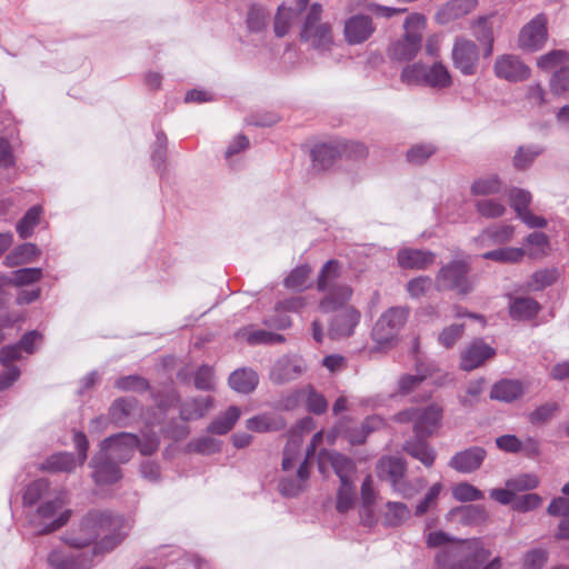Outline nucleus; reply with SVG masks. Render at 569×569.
I'll list each match as a JSON object with an SVG mask.
<instances>
[{"instance_id":"nucleus-17","label":"nucleus","mask_w":569,"mask_h":569,"mask_svg":"<svg viewBox=\"0 0 569 569\" xmlns=\"http://www.w3.org/2000/svg\"><path fill=\"white\" fill-rule=\"evenodd\" d=\"M333 312L337 313L330 322L329 336L333 339L351 336L360 321V312L347 303Z\"/></svg>"},{"instance_id":"nucleus-49","label":"nucleus","mask_w":569,"mask_h":569,"mask_svg":"<svg viewBox=\"0 0 569 569\" xmlns=\"http://www.w3.org/2000/svg\"><path fill=\"white\" fill-rule=\"evenodd\" d=\"M114 387L126 392H143L150 388L147 379L138 375L120 377L114 381Z\"/></svg>"},{"instance_id":"nucleus-33","label":"nucleus","mask_w":569,"mask_h":569,"mask_svg":"<svg viewBox=\"0 0 569 569\" xmlns=\"http://www.w3.org/2000/svg\"><path fill=\"white\" fill-rule=\"evenodd\" d=\"M246 427L254 432L280 431L286 427V421L281 417L262 413L249 418L246 421Z\"/></svg>"},{"instance_id":"nucleus-19","label":"nucleus","mask_w":569,"mask_h":569,"mask_svg":"<svg viewBox=\"0 0 569 569\" xmlns=\"http://www.w3.org/2000/svg\"><path fill=\"white\" fill-rule=\"evenodd\" d=\"M487 457V451L480 446H472L456 452L449 460L448 466L460 472L471 473L478 470Z\"/></svg>"},{"instance_id":"nucleus-58","label":"nucleus","mask_w":569,"mask_h":569,"mask_svg":"<svg viewBox=\"0 0 569 569\" xmlns=\"http://www.w3.org/2000/svg\"><path fill=\"white\" fill-rule=\"evenodd\" d=\"M558 409L559 406L557 402H546L530 412L529 421L532 425H543L553 417Z\"/></svg>"},{"instance_id":"nucleus-38","label":"nucleus","mask_w":569,"mask_h":569,"mask_svg":"<svg viewBox=\"0 0 569 569\" xmlns=\"http://www.w3.org/2000/svg\"><path fill=\"white\" fill-rule=\"evenodd\" d=\"M383 425V420L380 417H370L360 427L345 429L341 432L343 437L352 445H360L365 442L368 433L375 429H378Z\"/></svg>"},{"instance_id":"nucleus-39","label":"nucleus","mask_w":569,"mask_h":569,"mask_svg":"<svg viewBox=\"0 0 569 569\" xmlns=\"http://www.w3.org/2000/svg\"><path fill=\"white\" fill-rule=\"evenodd\" d=\"M525 244L528 247L526 256L531 259H540L548 254L550 241L543 232H532L525 239Z\"/></svg>"},{"instance_id":"nucleus-45","label":"nucleus","mask_w":569,"mask_h":569,"mask_svg":"<svg viewBox=\"0 0 569 569\" xmlns=\"http://www.w3.org/2000/svg\"><path fill=\"white\" fill-rule=\"evenodd\" d=\"M329 459L340 482L352 481L351 476L356 471V465L352 459L338 452L331 453Z\"/></svg>"},{"instance_id":"nucleus-21","label":"nucleus","mask_w":569,"mask_h":569,"mask_svg":"<svg viewBox=\"0 0 569 569\" xmlns=\"http://www.w3.org/2000/svg\"><path fill=\"white\" fill-rule=\"evenodd\" d=\"M375 27L370 17L356 14L345 22V38L349 44H360L373 33Z\"/></svg>"},{"instance_id":"nucleus-46","label":"nucleus","mask_w":569,"mask_h":569,"mask_svg":"<svg viewBox=\"0 0 569 569\" xmlns=\"http://www.w3.org/2000/svg\"><path fill=\"white\" fill-rule=\"evenodd\" d=\"M569 63V53L565 50H552L538 59V67L546 71H557Z\"/></svg>"},{"instance_id":"nucleus-55","label":"nucleus","mask_w":569,"mask_h":569,"mask_svg":"<svg viewBox=\"0 0 569 569\" xmlns=\"http://www.w3.org/2000/svg\"><path fill=\"white\" fill-rule=\"evenodd\" d=\"M337 154V150L330 144H319L311 150L315 166L325 169L330 166Z\"/></svg>"},{"instance_id":"nucleus-35","label":"nucleus","mask_w":569,"mask_h":569,"mask_svg":"<svg viewBox=\"0 0 569 569\" xmlns=\"http://www.w3.org/2000/svg\"><path fill=\"white\" fill-rule=\"evenodd\" d=\"M526 256V249L518 247H500L481 254L486 260L499 263H519Z\"/></svg>"},{"instance_id":"nucleus-37","label":"nucleus","mask_w":569,"mask_h":569,"mask_svg":"<svg viewBox=\"0 0 569 569\" xmlns=\"http://www.w3.org/2000/svg\"><path fill=\"white\" fill-rule=\"evenodd\" d=\"M53 493L54 492L50 491V483L47 479L34 480L26 488L23 493V505H40L42 501L53 496Z\"/></svg>"},{"instance_id":"nucleus-63","label":"nucleus","mask_w":569,"mask_h":569,"mask_svg":"<svg viewBox=\"0 0 569 569\" xmlns=\"http://www.w3.org/2000/svg\"><path fill=\"white\" fill-rule=\"evenodd\" d=\"M482 390L481 380L470 382L467 387L466 393L458 397L459 403L465 408H472L479 402Z\"/></svg>"},{"instance_id":"nucleus-30","label":"nucleus","mask_w":569,"mask_h":569,"mask_svg":"<svg viewBox=\"0 0 569 569\" xmlns=\"http://www.w3.org/2000/svg\"><path fill=\"white\" fill-rule=\"evenodd\" d=\"M523 393V387L520 381L503 379L492 386L490 398L503 402H511Z\"/></svg>"},{"instance_id":"nucleus-16","label":"nucleus","mask_w":569,"mask_h":569,"mask_svg":"<svg viewBox=\"0 0 569 569\" xmlns=\"http://www.w3.org/2000/svg\"><path fill=\"white\" fill-rule=\"evenodd\" d=\"M516 233L515 226L510 223H495L485 228L473 242L477 248L485 249L491 247H503L509 243Z\"/></svg>"},{"instance_id":"nucleus-20","label":"nucleus","mask_w":569,"mask_h":569,"mask_svg":"<svg viewBox=\"0 0 569 569\" xmlns=\"http://www.w3.org/2000/svg\"><path fill=\"white\" fill-rule=\"evenodd\" d=\"M306 370L301 358H278L270 370V380L276 385H284L298 379Z\"/></svg>"},{"instance_id":"nucleus-59","label":"nucleus","mask_w":569,"mask_h":569,"mask_svg":"<svg viewBox=\"0 0 569 569\" xmlns=\"http://www.w3.org/2000/svg\"><path fill=\"white\" fill-rule=\"evenodd\" d=\"M475 36L478 41L487 44L485 54L490 56L492 53L493 37L491 29L488 27V19L486 17H480L477 20L475 24Z\"/></svg>"},{"instance_id":"nucleus-64","label":"nucleus","mask_w":569,"mask_h":569,"mask_svg":"<svg viewBox=\"0 0 569 569\" xmlns=\"http://www.w3.org/2000/svg\"><path fill=\"white\" fill-rule=\"evenodd\" d=\"M548 560V552L545 549L529 550L523 558V569H542Z\"/></svg>"},{"instance_id":"nucleus-48","label":"nucleus","mask_w":569,"mask_h":569,"mask_svg":"<svg viewBox=\"0 0 569 569\" xmlns=\"http://www.w3.org/2000/svg\"><path fill=\"white\" fill-rule=\"evenodd\" d=\"M559 272L557 268H547L536 271L527 283L532 291H540L557 281Z\"/></svg>"},{"instance_id":"nucleus-7","label":"nucleus","mask_w":569,"mask_h":569,"mask_svg":"<svg viewBox=\"0 0 569 569\" xmlns=\"http://www.w3.org/2000/svg\"><path fill=\"white\" fill-rule=\"evenodd\" d=\"M400 80L407 86H428L435 89H445L452 83L451 74L441 61L431 66L421 62L407 64L400 73Z\"/></svg>"},{"instance_id":"nucleus-28","label":"nucleus","mask_w":569,"mask_h":569,"mask_svg":"<svg viewBox=\"0 0 569 569\" xmlns=\"http://www.w3.org/2000/svg\"><path fill=\"white\" fill-rule=\"evenodd\" d=\"M228 382L232 390L248 395L257 388L259 377L252 369L239 368L229 376Z\"/></svg>"},{"instance_id":"nucleus-56","label":"nucleus","mask_w":569,"mask_h":569,"mask_svg":"<svg viewBox=\"0 0 569 569\" xmlns=\"http://www.w3.org/2000/svg\"><path fill=\"white\" fill-rule=\"evenodd\" d=\"M452 496L461 502L477 501L483 498L482 491L468 482H461L453 487Z\"/></svg>"},{"instance_id":"nucleus-3","label":"nucleus","mask_w":569,"mask_h":569,"mask_svg":"<svg viewBox=\"0 0 569 569\" xmlns=\"http://www.w3.org/2000/svg\"><path fill=\"white\" fill-rule=\"evenodd\" d=\"M299 34L301 42L320 56L331 52L336 46L332 26L322 20V7L319 3L309 8Z\"/></svg>"},{"instance_id":"nucleus-24","label":"nucleus","mask_w":569,"mask_h":569,"mask_svg":"<svg viewBox=\"0 0 569 569\" xmlns=\"http://www.w3.org/2000/svg\"><path fill=\"white\" fill-rule=\"evenodd\" d=\"M138 410V401L133 397H120L109 408V418L117 426H126Z\"/></svg>"},{"instance_id":"nucleus-13","label":"nucleus","mask_w":569,"mask_h":569,"mask_svg":"<svg viewBox=\"0 0 569 569\" xmlns=\"http://www.w3.org/2000/svg\"><path fill=\"white\" fill-rule=\"evenodd\" d=\"M139 443V438L129 432H120L106 438L100 450L110 459L124 463L130 460Z\"/></svg>"},{"instance_id":"nucleus-8","label":"nucleus","mask_w":569,"mask_h":569,"mask_svg":"<svg viewBox=\"0 0 569 569\" xmlns=\"http://www.w3.org/2000/svg\"><path fill=\"white\" fill-rule=\"evenodd\" d=\"M405 34L389 48V57L399 62L412 60L421 49L422 33L426 29V18L420 13L407 17L403 23Z\"/></svg>"},{"instance_id":"nucleus-26","label":"nucleus","mask_w":569,"mask_h":569,"mask_svg":"<svg viewBox=\"0 0 569 569\" xmlns=\"http://www.w3.org/2000/svg\"><path fill=\"white\" fill-rule=\"evenodd\" d=\"M236 337L238 340L244 341L251 346L274 345L283 340V338L280 335L267 331L264 329H260L256 326H249L240 329L236 333Z\"/></svg>"},{"instance_id":"nucleus-53","label":"nucleus","mask_w":569,"mask_h":569,"mask_svg":"<svg viewBox=\"0 0 569 569\" xmlns=\"http://www.w3.org/2000/svg\"><path fill=\"white\" fill-rule=\"evenodd\" d=\"M501 190V181L497 176L481 178L476 180L471 186V192L475 196L496 194Z\"/></svg>"},{"instance_id":"nucleus-6","label":"nucleus","mask_w":569,"mask_h":569,"mask_svg":"<svg viewBox=\"0 0 569 569\" xmlns=\"http://www.w3.org/2000/svg\"><path fill=\"white\" fill-rule=\"evenodd\" d=\"M340 266L336 260L326 262L318 277V290L326 291L320 302L323 312H330L348 303L352 296V289L348 284H338Z\"/></svg>"},{"instance_id":"nucleus-42","label":"nucleus","mask_w":569,"mask_h":569,"mask_svg":"<svg viewBox=\"0 0 569 569\" xmlns=\"http://www.w3.org/2000/svg\"><path fill=\"white\" fill-rule=\"evenodd\" d=\"M298 12L291 7L279 6L274 17V33L277 37H284L297 21Z\"/></svg>"},{"instance_id":"nucleus-41","label":"nucleus","mask_w":569,"mask_h":569,"mask_svg":"<svg viewBox=\"0 0 569 569\" xmlns=\"http://www.w3.org/2000/svg\"><path fill=\"white\" fill-rule=\"evenodd\" d=\"M76 468V460L72 453L59 452L46 459L41 469L51 472H70Z\"/></svg>"},{"instance_id":"nucleus-14","label":"nucleus","mask_w":569,"mask_h":569,"mask_svg":"<svg viewBox=\"0 0 569 569\" xmlns=\"http://www.w3.org/2000/svg\"><path fill=\"white\" fill-rule=\"evenodd\" d=\"M453 66L465 76L477 72L479 51L476 43L466 38H457L451 51Z\"/></svg>"},{"instance_id":"nucleus-32","label":"nucleus","mask_w":569,"mask_h":569,"mask_svg":"<svg viewBox=\"0 0 569 569\" xmlns=\"http://www.w3.org/2000/svg\"><path fill=\"white\" fill-rule=\"evenodd\" d=\"M425 438L406 441L403 450L426 467H431L436 459V451L423 441Z\"/></svg>"},{"instance_id":"nucleus-60","label":"nucleus","mask_w":569,"mask_h":569,"mask_svg":"<svg viewBox=\"0 0 569 569\" xmlns=\"http://www.w3.org/2000/svg\"><path fill=\"white\" fill-rule=\"evenodd\" d=\"M269 14L261 6H252L248 12L247 24L252 31H261L267 27Z\"/></svg>"},{"instance_id":"nucleus-27","label":"nucleus","mask_w":569,"mask_h":569,"mask_svg":"<svg viewBox=\"0 0 569 569\" xmlns=\"http://www.w3.org/2000/svg\"><path fill=\"white\" fill-rule=\"evenodd\" d=\"M212 406L211 397L190 398L181 403L179 415L184 421L197 420L204 417Z\"/></svg>"},{"instance_id":"nucleus-12","label":"nucleus","mask_w":569,"mask_h":569,"mask_svg":"<svg viewBox=\"0 0 569 569\" xmlns=\"http://www.w3.org/2000/svg\"><path fill=\"white\" fill-rule=\"evenodd\" d=\"M94 556L91 550L54 548L48 555V563L51 569H90Z\"/></svg>"},{"instance_id":"nucleus-36","label":"nucleus","mask_w":569,"mask_h":569,"mask_svg":"<svg viewBox=\"0 0 569 569\" xmlns=\"http://www.w3.org/2000/svg\"><path fill=\"white\" fill-rule=\"evenodd\" d=\"M240 415L241 411L237 406H230L222 415L211 421L208 431L214 435L228 433L239 420Z\"/></svg>"},{"instance_id":"nucleus-57","label":"nucleus","mask_w":569,"mask_h":569,"mask_svg":"<svg viewBox=\"0 0 569 569\" xmlns=\"http://www.w3.org/2000/svg\"><path fill=\"white\" fill-rule=\"evenodd\" d=\"M509 200L516 213L519 214L520 212L530 209L529 207L532 201V197L528 190L512 188L509 191Z\"/></svg>"},{"instance_id":"nucleus-51","label":"nucleus","mask_w":569,"mask_h":569,"mask_svg":"<svg viewBox=\"0 0 569 569\" xmlns=\"http://www.w3.org/2000/svg\"><path fill=\"white\" fill-rule=\"evenodd\" d=\"M477 212L485 218L496 219L505 214V204L496 199H481L476 202Z\"/></svg>"},{"instance_id":"nucleus-15","label":"nucleus","mask_w":569,"mask_h":569,"mask_svg":"<svg viewBox=\"0 0 569 569\" xmlns=\"http://www.w3.org/2000/svg\"><path fill=\"white\" fill-rule=\"evenodd\" d=\"M493 71L499 79L509 82L525 81L530 76V68L516 54L497 57Z\"/></svg>"},{"instance_id":"nucleus-34","label":"nucleus","mask_w":569,"mask_h":569,"mask_svg":"<svg viewBox=\"0 0 569 569\" xmlns=\"http://www.w3.org/2000/svg\"><path fill=\"white\" fill-rule=\"evenodd\" d=\"M42 341V336L38 331H30L23 335L17 345L3 348L0 356H19L21 352L28 355L38 351V345Z\"/></svg>"},{"instance_id":"nucleus-43","label":"nucleus","mask_w":569,"mask_h":569,"mask_svg":"<svg viewBox=\"0 0 569 569\" xmlns=\"http://www.w3.org/2000/svg\"><path fill=\"white\" fill-rule=\"evenodd\" d=\"M383 522L388 527H399L410 518L409 508L402 502L389 501L386 505Z\"/></svg>"},{"instance_id":"nucleus-25","label":"nucleus","mask_w":569,"mask_h":569,"mask_svg":"<svg viewBox=\"0 0 569 569\" xmlns=\"http://www.w3.org/2000/svg\"><path fill=\"white\" fill-rule=\"evenodd\" d=\"M477 0H451L437 13V20L441 24L449 23L470 13L476 7Z\"/></svg>"},{"instance_id":"nucleus-44","label":"nucleus","mask_w":569,"mask_h":569,"mask_svg":"<svg viewBox=\"0 0 569 569\" xmlns=\"http://www.w3.org/2000/svg\"><path fill=\"white\" fill-rule=\"evenodd\" d=\"M41 214L42 208L33 206L18 221L16 229L21 239H27L32 234L34 228L40 222Z\"/></svg>"},{"instance_id":"nucleus-9","label":"nucleus","mask_w":569,"mask_h":569,"mask_svg":"<svg viewBox=\"0 0 569 569\" xmlns=\"http://www.w3.org/2000/svg\"><path fill=\"white\" fill-rule=\"evenodd\" d=\"M470 260L455 259L443 266L436 276L438 290H451L458 295H468L475 288V281L469 276Z\"/></svg>"},{"instance_id":"nucleus-18","label":"nucleus","mask_w":569,"mask_h":569,"mask_svg":"<svg viewBox=\"0 0 569 569\" xmlns=\"http://www.w3.org/2000/svg\"><path fill=\"white\" fill-rule=\"evenodd\" d=\"M547 36V18L538 14L521 29L519 47L530 51L538 50L546 42Z\"/></svg>"},{"instance_id":"nucleus-50","label":"nucleus","mask_w":569,"mask_h":569,"mask_svg":"<svg viewBox=\"0 0 569 569\" xmlns=\"http://www.w3.org/2000/svg\"><path fill=\"white\" fill-rule=\"evenodd\" d=\"M43 276L41 268H22L12 272L9 282L16 287L29 286L38 282Z\"/></svg>"},{"instance_id":"nucleus-29","label":"nucleus","mask_w":569,"mask_h":569,"mask_svg":"<svg viewBox=\"0 0 569 569\" xmlns=\"http://www.w3.org/2000/svg\"><path fill=\"white\" fill-rule=\"evenodd\" d=\"M41 251L34 243H22L8 253L3 260V264L13 268L33 262Z\"/></svg>"},{"instance_id":"nucleus-22","label":"nucleus","mask_w":569,"mask_h":569,"mask_svg":"<svg viewBox=\"0 0 569 569\" xmlns=\"http://www.w3.org/2000/svg\"><path fill=\"white\" fill-rule=\"evenodd\" d=\"M118 462L104 456L100 450L91 461L93 468V479L98 485H110L121 478V471Z\"/></svg>"},{"instance_id":"nucleus-23","label":"nucleus","mask_w":569,"mask_h":569,"mask_svg":"<svg viewBox=\"0 0 569 569\" xmlns=\"http://www.w3.org/2000/svg\"><path fill=\"white\" fill-rule=\"evenodd\" d=\"M397 261L402 269H426L435 261V253L428 250L403 248L398 251Z\"/></svg>"},{"instance_id":"nucleus-54","label":"nucleus","mask_w":569,"mask_h":569,"mask_svg":"<svg viewBox=\"0 0 569 569\" xmlns=\"http://www.w3.org/2000/svg\"><path fill=\"white\" fill-rule=\"evenodd\" d=\"M309 274H310V268L308 266L297 267L286 278L284 284H286V287H288L292 290L302 291L303 289H306L308 287Z\"/></svg>"},{"instance_id":"nucleus-52","label":"nucleus","mask_w":569,"mask_h":569,"mask_svg":"<svg viewBox=\"0 0 569 569\" xmlns=\"http://www.w3.org/2000/svg\"><path fill=\"white\" fill-rule=\"evenodd\" d=\"M541 148L537 146L519 147L512 160L515 168L518 170L527 169L541 153Z\"/></svg>"},{"instance_id":"nucleus-11","label":"nucleus","mask_w":569,"mask_h":569,"mask_svg":"<svg viewBox=\"0 0 569 569\" xmlns=\"http://www.w3.org/2000/svg\"><path fill=\"white\" fill-rule=\"evenodd\" d=\"M376 471L379 479L389 482L393 491L403 498H411L416 495L417 489L405 478L406 463L401 458L391 456L380 458Z\"/></svg>"},{"instance_id":"nucleus-5","label":"nucleus","mask_w":569,"mask_h":569,"mask_svg":"<svg viewBox=\"0 0 569 569\" xmlns=\"http://www.w3.org/2000/svg\"><path fill=\"white\" fill-rule=\"evenodd\" d=\"M410 310L407 307H391L377 319L371 330L373 351L387 352L398 342V336L405 327Z\"/></svg>"},{"instance_id":"nucleus-1","label":"nucleus","mask_w":569,"mask_h":569,"mask_svg":"<svg viewBox=\"0 0 569 569\" xmlns=\"http://www.w3.org/2000/svg\"><path fill=\"white\" fill-rule=\"evenodd\" d=\"M130 530L128 521L109 510H91L79 527L63 537L71 548L84 549L91 545L92 555L109 552L120 545Z\"/></svg>"},{"instance_id":"nucleus-2","label":"nucleus","mask_w":569,"mask_h":569,"mask_svg":"<svg viewBox=\"0 0 569 569\" xmlns=\"http://www.w3.org/2000/svg\"><path fill=\"white\" fill-rule=\"evenodd\" d=\"M491 552L478 539L441 548L435 557L437 569H481Z\"/></svg>"},{"instance_id":"nucleus-10","label":"nucleus","mask_w":569,"mask_h":569,"mask_svg":"<svg viewBox=\"0 0 569 569\" xmlns=\"http://www.w3.org/2000/svg\"><path fill=\"white\" fill-rule=\"evenodd\" d=\"M442 408L430 405L426 408H410L395 415L397 422H412L417 438H427L433 435L440 427Z\"/></svg>"},{"instance_id":"nucleus-47","label":"nucleus","mask_w":569,"mask_h":569,"mask_svg":"<svg viewBox=\"0 0 569 569\" xmlns=\"http://www.w3.org/2000/svg\"><path fill=\"white\" fill-rule=\"evenodd\" d=\"M356 497V487L352 481L340 482V487L337 492V511L345 513L352 509L355 506Z\"/></svg>"},{"instance_id":"nucleus-62","label":"nucleus","mask_w":569,"mask_h":569,"mask_svg":"<svg viewBox=\"0 0 569 569\" xmlns=\"http://www.w3.org/2000/svg\"><path fill=\"white\" fill-rule=\"evenodd\" d=\"M305 390L307 391V395L305 398L307 400L308 410L315 415L323 413L328 408V402H327L325 396L317 392L310 386L305 387Z\"/></svg>"},{"instance_id":"nucleus-4","label":"nucleus","mask_w":569,"mask_h":569,"mask_svg":"<svg viewBox=\"0 0 569 569\" xmlns=\"http://www.w3.org/2000/svg\"><path fill=\"white\" fill-rule=\"evenodd\" d=\"M64 492L54 491L53 496L42 501L30 515L29 522L37 535H47L63 527L71 517Z\"/></svg>"},{"instance_id":"nucleus-61","label":"nucleus","mask_w":569,"mask_h":569,"mask_svg":"<svg viewBox=\"0 0 569 569\" xmlns=\"http://www.w3.org/2000/svg\"><path fill=\"white\" fill-rule=\"evenodd\" d=\"M194 387L199 390L211 391L216 387V378L211 367L201 366L194 373Z\"/></svg>"},{"instance_id":"nucleus-40","label":"nucleus","mask_w":569,"mask_h":569,"mask_svg":"<svg viewBox=\"0 0 569 569\" xmlns=\"http://www.w3.org/2000/svg\"><path fill=\"white\" fill-rule=\"evenodd\" d=\"M539 309V303L532 298H516L510 303V316L513 319L527 320L535 317Z\"/></svg>"},{"instance_id":"nucleus-31","label":"nucleus","mask_w":569,"mask_h":569,"mask_svg":"<svg viewBox=\"0 0 569 569\" xmlns=\"http://www.w3.org/2000/svg\"><path fill=\"white\" fill-rule=\"evenodd\" d=\"M309 478L308 459L299 466L295 478H282L279 482V491L286 497H295L303 490V485Z\"/></svg>"}]
</instances>
